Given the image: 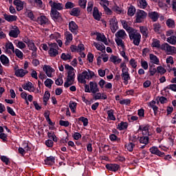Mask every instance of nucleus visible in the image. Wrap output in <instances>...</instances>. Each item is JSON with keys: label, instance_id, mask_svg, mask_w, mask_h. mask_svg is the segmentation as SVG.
I'll return each instance as SVG.
<instances>
[{"label": "nucleus", "instance_id": "49", "mask_svg": "<svg viewBox=\"0 0 176 176\" xmlns=\"http://www.w3.org/2000/svg\"><path fill=\"white\" fill-rule=\"evenodd\" d=\"M134 146H135V144L133 142H130L125 145L126 149H127V151H129V152H133V149H134Z\"/></svg>", "mask_w": 176, "mask_h": 176}, {"label": "nucleus", "instance_id": "42", "mask_svg": "<svg viewBox=\"0 0 176 176\" xmlns=\"http://www.w3.org/2000/svg\"><path fill=\"white\" fill-rule=\"evenodd\" d=\"M166 24L169 28H174V27H175V22L171 19H168L166 21Z\"/></svg>", "mask_w": 176, "mask_h": 176}, {"label": "nucleus", "instance_id": "3", "mask_svg": "<svg viewBox=\"0 0 176 176\" xmlns=\"http://www.w3.org/2000/svg\"><path fill=\"white\" fill-rule=\"evenodd\" d=\"M161 50L166 52L167 54H170V56H174V54H176V47L170 45L167 43L162 44Z\"/></svg>", "mask_w": 176, "mask_h": 176}, {"label": "nucleus", "instance_id": "2", "mask_svg": "<svg viewBox=\"0 0 176 176\" xmlns=\"http://www.w3.org/2000/svg\"><path fill=\"white\" fill-rule=\"evenodd\" d=\"M84 71L81 74H79L78 76V81L79 83H82L84 85H86V79H91L93 76H94V72H91L90 70Z\"/></svg>", "mask_w": 176, "mask_h": 176}, {"label": "nucleus", "instance_id": "63", "mask_svg": "<svg viewBox=\"0 0 176 176\" xmlns=\"http://www.w3.org/2000/svg\"><path fill=\"white\" fill-rule=\"evenodd\" d=\"M129 64L132 67V68H137V61H135V59L131 58L129 61Z\"/></svg>", "mask_w": 176, "mask_h": 176}, {"label": "nucleus", "instance_id": "21", "mask_svg": "<svg viewBox=\"0 0 176 176\" xmlns=\"http://www.w3.org/2000/svg\"><path fill=\"white\" fill-rule=\"evenodd\" d=\"M93 17L95 20L100 21L101 20V14H100V11L98 10V8L94 7L93 12Z\"/></svg>", "mask_w": 176, "mask_h": 176}, {"label": "nucleus", "instance_id": "60", "mask_svg": "<svg viewBox=\"0 0 176 176\" xmlns=\"http://www.w3.org/2000/svg\"><path fill=\"white\" fill-rule=\"evenodd\" d=\"M65 69L69 70L67 72V75H69V72H71L72 74H75V72H74V67H72V66H70L69 65H65Z\"/></svg>", "mask_w": 176, "mask_h": 176}, {"label": "nucleus", "instance_id": "26", "mask_svg": "<svg viewBox=\"0 0 176 176\" xmlns=\"http://www.w3.org/2000/svg\"><path fill=\"white\" fill-rule=\"evenodd\" d=\"M47 21H49V19L46 18V16L45 15H42L37 18V23L41 25H44V24H46Z\"/></svg>", "mask_w": 176, "mask_h": 176}, {"label": "nucleus", "instance_id": "19", "mask_svg": "<svg viewBox=\"0 0 176 176\" xmlns=\"http://www.w3.org/2000/svg\"><path fill=\"white\" fill-rule=\"evenodd\" d=\"M22 87L24 90H28V91H35V87L32 86V82H28L23 85H22Z\"/></svg>", "mask_w": 176, "mask_h": 176}, {"label": "nucleus", "instance_id": "53", "mask_svg": "<svg viewBox=\"0 0 176 176\" xmlns=\"http://www.w3.org/2000/svg\"><path fill=\"white\" fill-rule=\"evenodd\" d=\"M16 57H18V58H20L21 60H23V54L22 53L21 51H20V50L19 49H16L14 50V52Z\"/></svg>", "mask_w": 176, "mask_h": 176}, {"label": "nucleus", "instance_id": "9", "mask_svg": "<svg viewBox=\"0 0 176 176\" xmlns=\"http://www.w3.org/2000/svg\"><path fill=\"white\" fill-rule=\"evenodd\" d=\"M146 17V12L144 10H138L136 13V23H142L144 19Z\"/></svg>", "mask_w": 176, "mask_h": 176}, {"label": "nucleus", "instance_id": "5", "mask_svg": "<svg viewBox=\"0 0 176 176\" xmlns=\"http://www.w3.org/2000/svg\"><path fill=\"white\" fill-rule=\"evenodd\" d=\"M74 82H75V74L69 72V75H67L66 82L64 84V87L68 88L69 87V86H72Z\"/></svg>", "mask_w": 176, "mask_h": 176}, {"label": "nucleus", "instance_id": "35", "mask_svg": "<svg viewBox=\"0 0 176 176\" xmlns=\"http://www.w3.org/2000/svg\"><path fill=\"white\" fill-rule=\"evenodd\" d=\"M94 46L97 49V50H100L102 53L105 52V45L104 44H98L97 43H94Z\"/></svg>", "mask_w": 176, "mask_h": 176}, {"label": "nucleus", "instance_id": "11", "mask_svg": "<svg viewBox=\"0 0 176 176\" xmlns=\"http://www.w3.org/2000/svg\"><path fill=\"white\" fill-rule=\"evenodd\" d=\"M150 152L152 155H157V156H160V157H163V156H164V153L160 151L156 146L151 147L150 148Z\"/></svg>", "mask_w": 176, "mask_h": 176}, {"label": "nucleus", "instance_id": "33", "mask_svg": "<svg viewBox=\"0 0 176 176\" xmlns=\"http://www.w3.org/2000/svg\"><path fill=\"white\" fill-rule=\"evenodd\" d=\"M71 16H74L78 17V16L80 15V10L79 8H74L70 11Z\"/></svg>", "mask_w": 176, "mask_h": 176}, {"label": "nucleus", "instance_id": "56", "mask_svg": "<svg viewBox=\"0 0 176 176\" xmlns=\"http://www.w3.org/2000/svg\"><path fill=\"white\" fill-rule=\"evenodd\" d=\"M6 49H10V50H12V53H14V46L13 45V43L12 42H8L6 44Z\"/></svg>", "mask_w": 176, "mask_h": 176}, {"label": "nucleus", "instance_id": "54", "mask_svg": "<svg viewBox=\"0 0 176 176\" xmlns=\"http://www.w3.org/2000/svg\"><path fill=\"white\" fill-rule=\"evenodd\" d=\"M78 120L80 122H82L83 126H87V124H89V119H87V118L80 117L78 118Z\"/></svg>", "mask_w": 176, "mask_h": 176}, {"label": "nucleus", "instance_id": "10", "mask_svg": "<svg viewBox=\"0 0 176 176\" xmlns=\"http://www.w3.org/2000/svg\"><path fill=\"white\" fill-rule=\"evenodd\" d=\"M151 126L149 124L140 125L138 129V131H142L143 135H151L149 133V129Z\"/></svg>", "mask_w": 176, "mask_h": 176}, {"label": "nucleus", "instance_id": "8", "mask_svg": "<svg viewBox=\"0 0 176 176\" xmlns=\"http://www.w3.org/2000/svg\"><path fill=\"white\" fill-rule=\"evenodd\" d=\"M110 25L111 32H113V34H115L119 28V27L118 26V19H116V17L114 16L110 19Z\"/></svg>", "mask_w": 176, "mask_h": 176}, {"label": "nucleus", "instance_id": "52", "mask_svg": "<svg viewBox=\"0 0 176 176\" xmlns=\"http://www.w3.org/2000/svg\"><path fill=\"white\" fill-rule=\"evenodd\" d=\"M0 159L1 162L6 164V166H9V164H10V161L9 160V158H8V157L3 155L0 157Z\"/></svg>", "mask_w": 176, "mask_h": 176}, {"label": "nucleus", "instance_id": "58", "mask_svg": "<svg viewBox=\"0 0 176 176\" xmlns=\"http://www.w3.org/2000/svg\"><path fill=\"white\" fill-rule=\"evenodd\" d=\"M112 11L115 12L116 13H118V14H120V13H122V8H120L118 6H114L112 8Z\"/></svg>", "mask_w": 176, "mask_h": 176}, {"label": "nucleus", "instance_id": "44", "mask_svg": "<svg viewBox=\"0 0 176 176\" xmlns=\"http://www.w3.org/2000/svg\"><path fill=\"white\" fill-rule=\"evenodd\" d=\"M47 135L50 140H53L54 142H57V137L54 134V132H48Z\"/></svg>", "mask_w": 176, "mask_h": 176}, {"label": "nucleus", "instance_id": "30", "mask_svg": "<svg viewBox=\"0 0 176 176\" xmlns=\"http://www.w3.org/2000/svg\"><path fill=\"white\" fill-rule=\"evenodd\" d=\"M25 43L28 45V47L29 48V50H38V48L35 45V43L30 40L28 41H25Z\"/></svg>", "mask_w": 176, "mask_h": 176}, {"label": "nucleus", "instance_id": "18", "mask_svg": "<svg viewBox=\"0 0 176 176\" xmlns=\"http://www.w3.org/2000/svg\"><path fill=\"white\" fill-rule=\"evenodd\" d=\"M95 35L97 36L96 41L103 42L104 45H108V41H107V37H105V35L98 32H96Z\"/></svg>", "mask_w": 176, "mask_h": 176}, {"label": "nucleus", "instance_id": "7", "mask_svg": "<svg viewBox=\"0 0 176 176\" xmlns=\"http://www.w3.org/2000/svg\"><path fill=\"white\" fill-rule=\"evenodd\" d=\"M49 4L51 6V10H63L64 9V5L61 3L50 1Z\"/></svg>", "mask_w": 176, "mask_h": 176}, {"label": "nucleus", "instance_id": "55", "mask_svg": "<svg viewBox=\"0 0 176 176\" xmlns=\"http://www.w3.org/2000/svg\"><path fill=\"white\" fill-rule=\"evenodd\" d=\"M76 102H72L71 101L69 103V108L72 111V112H73V113H75V109H76Z\"/></svg>", "mask_w": 176, "mask_h": 176}, {"label": "nucleus", "instance_id": "25", "mask_svg": "<svg viewBox=\"0 0 176 176\" xmlns=\"http://www.w3.org/2000/svg\"><path fill=\"white\" fill-rule=\"evenodd\" d=\"M150 60L153 64H155L156 65H160V60H159V58L156 56V55L153 54H149Z\"/></svg>", "mask_w": 176, "mask_h": 176}, {"label": "nucleus", "instance_id": "15", "mask_svg": "<svg viewBox=\"0 0 176 176\" xmlns=\"http://www.w3.org/2000/svg\"><path fill=\"white\" fill-rule=\"evenodd\" d=\"M148 16L149 17V19H151V20H152V21H156L157 20L159 19V17L160 16V14H159V12H156V11H152L148 12Z\"/></svg>", "mask_w": 176, "mask_h": 176}, {"label": "nucleus", "instance_id": "22", "mask_svg": "<svg viewBox=\"0 0 176 176\" xmlns=\"http://www.w3.org/2000/svg\"><path fill=\"white\" fill-rule=\"evenodd\" d=\"M4 19L6 20V21H8L9 23H12L13 21H17V16L16 15H9L7 14H4Z\"/></svg>", "mask_w": 176, "mask_h": 176}, {"label": "nucleus", "instance_id": "17", "mask_svg": "<svg viewBox=\"0 0 176 176\" xmlns=\"http://www.w3.org/2000/svg\"><path fill=\"white\" fill-rule=\"evenodd\" d=\"M78 25L75 21H72L69 23V30L72 32L73 34H76V31H78Z\"/></svg>", "mask_w": 176, "mask_h": 176}, {"label": "nucleus", "instance_id": "57", "mask_svg": "<svg viewBox=\"0 0 176 176\" xmlns=\"http://www.w3.org/2000/svg\"><path fill=\"white\" fill-rule=\"evenodd\" d=\"M54 82L52 80V79L47 78L45 82L44 85L45 86H46V87H49L50 89V87H52V85H53Z\"/></svg>", "mask_w": 176, "mask_h": 176}, {"label": "nucleus", "instance_id": "34", "mask_svg": "<svg viewBox=\"0 0 176 176\" xmlns=\"http://www.w3.org/2000/svg\"><path fill=\"white\" fill-rule=\"evenodd\" d=\"M0 61L3 64V65H9V58H7L4 54L1 55Z\"/></svg>", "mask_w": 176, "mask_h": 176}, {"label": "nucleus", "instance_id": "24", "mask_svg": "<svg viewBox=\"0 0 176 176\" xmlns=\"http://www.w3.org/2000/svg\"><path fill=\"white\" fill-rule=\"evenodd\" d=\"M106 168H107V170H109V171L116 172L118 171V170H119V165L116 164H109L106 165Z\"/></svg>", "mask_w": 176, "mask_h": 176}, {"label": "nucleus", "instance_id": "4", "mask_svg": "<svg viewBox=\"0 0 176 176\" xmlns=\"http://www.w3.org/2000/svg\"><path fill=\"white\" fill-rule=\"evenodd\" d=\"M48 46L50 47L48 54H50V57H56V56H58V45L57 43H48Z\"/></svg>", "mask_w": 176, "mask_h": 176}, {"label": "nucleus", "instance_id": "51", "mask_svg": "<svg viewBox=\"0 0 176 176\" xmlns=\"http://www.w3.org/2000/svg\"><path fill=\"white\" fill-rule=\"evenodd\" d=\"M153 27L155 32L160 34V28H162V26L159 23H154Z\"/></svg>", "mask_w": 176, "mask_h": 176}, {"label": "nucleus", "instance_id": "47", "mask_svg": "<svg viewBox=\"0 0 176 176\" xmlns=\"http://www.w3.org/2000/svg\"><path fill=\"white\" fill-rule=\"evenodd\" d=\"M167 42L168 43H170V45H175L176 43V36H170L166 39Z\"/></svg>", "mask_w": 176, "mask_h": 176}, {"label": "nucleus", "instance_id": "40", "mask_svg": "<svg viewBox=\"0 0 176 176\" xmlns=\"http://www.w3.org/2000/svg\"><path fill=\"white\" fill-rule=\"evenodd\" d=\"M140 31L141 34L143 35V36H145V38H148V28L144 26L140 27Z\"/></svg>", "mask_w": 176, "mask_h": 176}, {"label": "nucleus", "instance_id": "45", "mask_svg": "<svg viewBox=\"0 0 176 176\" xmlns=\"http://www.w3.org/2000/svg\"><path fill=\"white\" fill-rule=\"evenodd\" d=\"M61 58L64 61H67V60H72V56H71L69 54L63 53L61 55Z\"/></svg>", "mask_w": 176, "mask_h": 176}, {"label": "nucleus", "instance_id": "41", "mask_svg": "<svg viewBox=\"0 0 176 176\" xmlns=\"http://www.w3.org/2000/svg\"><path fill=\"white\" fill-rule=\"evenodd\" d=\"M138 5L141 9H145L148 6V3H146V0H139Z\"/></svg>", "mask_w": 176, "mask_h": 176}, {"label": "nucleus", "instance_id": "62", "mask_svg": "<svg viewBox=\"0 0 176 176\" xmlns=\"http://www.w3.org/2000/svg\"><path fill=\"white\" fill-rule=\"evenodd\" d=\"M116 42L118 46H120L122 48L124 47V43L123 42V40H122V38H116Z\"/></svg>", "mask_w": 176, "mask_h": 176}, {"label": "nucleus", "instance_id": "29", "mask_svg": "<svg viewBox=\"0 0 176 176\" xmlns=\"http://www.w3.org/2000/svg\"><path fill=\"white\" fill-rule=\"evenodd\" d=\"M54 160H56V158L54 157L50 156L45 160V163L47 166H53L55 163Z\"/></svg>", "mask_w": 176, "mask_h": 176}, {"label": "nucleus", "instance_id": "48", "mask_svg": "<svg viewBox=\"0 0 176 176\" xmlns=\"http://www.w3.org/2000/svg\"><path fill=\"white\" fill-rule=\"evenodd\" d=\"M135 14V8L133 6H130L128 9V16H134Z\"/></svg>", "mask_w": 176, "mask_h": 176}, {"label": "nucleus", "instance_id": "28", "mask_svg": "<svg viewBox=\"0 0 176 176\" xmlns=\"http://www.w3.org/2000/svg\"><path fill=\"white\" fill-rule=\"evenodd\" d=\"M121 78L122 80H124L123 83L125 85H129V80L131 79L130 74H121Z\"/></svg>", "mask_w": 176, "mask_h": 176}, {"label": "nucleus", "instance_id": "13", "mask_svg": "<svg viewBox=\"0 0 176 176\" xmlns=\"http://www.w3.org/2000/svg\"><path fill=\"white\" fill-rule=\"evenodd\" d=\"M89 87L91 93H92L93 94H96V93H98V91H100V89H98V85L96 82H90Z\"/></svg>", "mask_w": 176, "mask_h": 176}, {"label": "nucleus", "instance_id": "46", "mask_svg": "<svg viewBox=\"0 0 176 176\" xmlns=\"http://www.w3.org/2000/svg\"><path fill=\"white\" fill-rule=\"evenodd\" d=\"M122 24L123 25V28H124V30H126L128 33L129 32V31L133 29V28L129 26V25L127 24V21H122Z\"/></svg>", "mask_w": 176, "mask_h": 176}, {"label": "nucleus", "instance_id": "43", "mask_svg": "<svg viewBox=\"0 0 176 176\" xmlns=\"http://www.w3.org/2000/svg\"><path fill=\"white\" fill-rule=\"evenodd\" d=\"M150 76H153L157 72V69L155 68V65L149 67Z\"/></svg>", "mask_w": 176, "mask_h": 176}, {"label": "nucleus", "instance_id": "12", "mask_svg": "<svg viewBox=\"0 0 176 176\" xmlns=\"http://www.w3.org/2000/svg\"><path fill=\"white\" fill-rule=\"evenodd\" d=\"M20 35V29L19 27L14 26V30H12L9 32V36L11 38H17Z\"/></svg>", "mask_w": 176, "mask_h": 176}, {"label": "nucleus", "instance_id": "14", "mask_svg": "<svg viewBox=\"0 0 176 176\" xmlns=\"http://www.w3.org/2000/svg\"><path fill=\"white\" fill-rule=\"evenodd\" d=\"M14 5L16 6V9L18 12L24 9V2L21 0H14L13 1Z\"/></svg>", "mask_w": 176, "mask_h": 176}, {"label": "nucleus", "instance_id": "37", "mask_svg": "<svg viewBox=\"0 0 176 176\" xmlns=\"http://www.w3.org/2000/svg\"><path fill=\"white\" fill-rule=\"evenodd\" d=\"M140 144H144V145H148L149 144V136H142L140 138Z\"/></svg>", "mask_w": 176, "mask_h": 176}, {"label": "nucleus", "instance_id": "32", "mask_svg": "<svg viewBox=\"0 0 176 176\" xmlns=\"http://www.w3.org/2000/svg\"><path fill=\"white\" fill-rule=\"evenodd\" d=\"M116 38L121 39H124L126 38V32L124 30H120L118 32L116 33Z\"/></svg>", "mask_w": 176, "mask_h": 176}, {"label": "nucleus", "instance_id": "50", "mask_svg": "<svg viewBox=\"0 0 176 176\" xmlns=\"http://www.w3.org/2000/svg\"><path fill=\"white\" fill-rule=\"evenodd\" d=\"M157 72L158 74H160V75H164V74H166V72H167V70H166V69H164V67H163L162 66H158L157 67Z\"/></svg>", "mask_w": 176, "mask_h": 176}, {"label": "nucleus", "instance_id": "31", "mask_svg": "<svg viewBox=\"0 0 176 176\" xmlns=\"http://www.w3.org/2000/svg\"><path fill=\"white\" fill-rule=\"evenodd\" d=\"M110 61L111 63H113V64L116 65V64H120V63H122V59L119 58V57H118L117 56L115 55H112L110 57Z\"/></svg>", "mask_w": 176, "mask_h": 176}, {"label": "nucleus", "instance_id": "38", "mask_svg": "<svg viewBox=\"0 0 176 176\" xmlns=\"http://www.w3.org/2000/svg\"><path fill=\"white\" fill-rule=\"evenodd\" d=\"M50 98V92H49V91H46L43 96L44 105H47V102L49 101Z\"/></svg>", "mask_w": 176, "mask_h": 176}, {"label": "nucleus", "instance_id": "61", "mask_svg": "<svg viewBox=\"0 0 176 176\" xmlns=\"http://www.w3.org/2000/svg\"><path fill=\"white\" fill-rule=\"evenodd\" d=\"M87 1L86 0H79L78 1V5L82 8V9H86V3Z\"/></svg>", "mask_w": 176, "mask_h": 176}, {"label": "nucleus", "instance_id": "6", "mask_svg": "<svg viewBox=\"0 0 176 176\" xmlns=\"http://www.w3.org/2000/svg\"><path fill=\"white\" fill-rule=\"evenodd\" d=\"M50 16L53 20L58 23L63 22V17H61V14L57 10H51Z\"/></svg>", "mask_w": 176, "mask_h": 176}, {"label": "nucleus", "instance_id": "1", "mask_svg": "<svg viewBox=\"0 0 176 176\" xmlns=\"http://www.w3.org/2000/svg\"><path fill=\"white\" fill-rule=\"evenodd\" d=\"M129 39L132 41L133 45L135 46H140L141 42V34L138 32V30L135 29H132L128 32Z\"/></svg>", "mask_w": 176, "mask_h": 176}, {"label": "nucleus", "instance_id": "36", "mask_svg": "<svg viewBox=\"0 0 176 176\" xmlns=\"http://www.w3.org/2000/svg\"><path fill=\"white\" fill-rule=\"evenodd\" d=\"M129 127V124L127 122H121L118 124L117 129L120 131L126 130Z\"/></svg>", "mask_w": 176, "mask_h": 176}, {"label": "nucleus", "instance_id": "27", "mask_svg": "<svg viewBox=\"0 0 176 176\" xmlns=\"http://www.w3.org/2000/svg\"><path fill=\"white\" fill-rule=\"evenodd\" d=\"M151 47H155V49H160V50H162V45H160V41L157 38H153Z\"/></svg>", "mask_w": 176, "mask_h": 176}, {"label": "nucleus", "instance_id": "59", "mask_svg": "<svg viewBox=\"0 0 176 176\" xmlns=\"http://www.w3.org/2000/svg\"><path fill=\"white\" fill-rule=\"evenodd\" d=\"M65 9H72V8H75V4L71 1H67L65 5Z\"/></svg>", "mask_w": 176, "mask_h": 176}, {"label": "nucleus", "instance_id": "23", "mask_svg": "<svg viewBox=\"0 0 176 176\" xmlns=\"http://www.w3.org/2000/svg\"><path fill=\"white\" fill-rule=\"evenodd\" d=\"M43 71H45L48 78H52V74H53V68H52V67L45 65L43 67Z\"/></svg>", "mask_w": 176, "mask_h": 176}, {"label": "nucleus", "instance_id": "39", "mask_svg": "<svg viewBox=\"0 0 176 176\" xmlns=\"http://www.w3.org/2000/svg\"><path fill=\"white\" fill-rule=\"evenodd\" d=\"M113 109H110L107 111V115H108V119L109 120H116V118L115 117V115H113Z\"/></svg>", "mask_w": 176, "mask_h": 176}, {"label": "nucleus", "instance_id": "20", "mask_svg": "<svg viewBox=\"0 0 176 176\" xmlns=\"http://www.w3.org/2000/svg\"><path fill=\"white\" fill-rule=\"evenodd\" d=\"M28 71L23 69H18L15 70V75L17 76V78H23L27 75V73Z\"/></svg>", "mask_w": 176, "mask_h": 176}, {"label": "nucleus", "instance_id": "64", "mask_svg": "<svg viewBox=\"0 0 176 176\" xmlns=\"http://www.w3.org/2000/svg\"><path fill=\"white\" fill-rule=\"evenodd\" d=\"M166 89L168 90H172V91H176V84H170L168 85Z\"/></svg>", "mask_w": 176, "mask_h": 176}, {"label": "nucleus", "instance_id": "16", "mask_svg": "<svg viewBox=\"0 0 176 176\" xmlns=\"http://www.w3.org/2000/svg\"><path fill=\"white\" fill-rule=\"evenodd\" d=\"M65 38L66 39L65 45L66 46H68L71 42H72V40L74 39V37L72 36V34L69 32H65Z\"/></svg>", "mask_w": 176, "mask_h": 176}]
</instances>
